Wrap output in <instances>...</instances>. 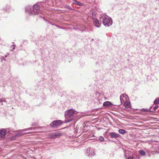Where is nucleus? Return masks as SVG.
Masks as SVG:
<instances>
[{
    "mask_svg": "<svg viewBox=\"0 0 159 159\" xmlns=\"http://www.w3.org/2000/svg\"><path fill=\"white\" fill-rule=\"evenodd\" d=\"M156 152L157 153H159V151H156Z\"/></svg>",
    "mask_w": 159,
    "mask_h": 159,
    "instance_id": "7c9ffc66",
    "label": "nucleus"
},
{
    "mask_svg": "<svg viewBox=\"0 0 159 159\" xmlns=\"http://www.w3.org/2000/svg\"><path fill=\"white\" fill-rule=\"evenodd\" d=\"M125 100V99H124V98H122V99H121V100L120 99V101L121 102H124Z\"/></svg>",
    "mask_w": 159,
    "mask_h": 159,
    "instance_id": "bb28decb",
    "label": "nucleus"
},
{
    "mask_svg": "<svg viewBox=\"0 0 159 159\" xmlns=\"http://www.w3.org/2000/svg\"><path fill=\"white\" fill-rule=\"evenodd\" d=\"M31 6H29L25 8L26 11L31 15L33 14V12Z\"/></svg>",
    "mask_w": 159,
    "mask_h": 159,
    "instance_id": "0eeeda50",
    "label": "nucleus"
},
{
    "mask_svg": "<svg viewBox=\"0 0 159 159\" xmlns=\"http://www.w3.org/2000/svg\"><path fill=\"white\" fill-rule=\"evenodd\" d=\"M4 58H2V60H5V59H4Z\"/></svg>",
    "mask_w": 159,
    "mask_h": 159,
    "instance_id": "72a5a7b5",
    "label": "nucleus"
},
{
    "mask_svg": "<svg viewBox=\"0 0 159 159\" xmlns=\"http://www.w3.org/2000/svg\"><path fill=\"white\" fill-rule=\"evenodd\" d=\"M118 132L120 134H125L127 133V132L126 130L123 129H119L118 130Z\"/></svg>",
    "mask_w": 159,
    "mask_h": 159,
    "instance_id": "f3484780",
    "label": "nucleus"
},
{
    "mask_svg": "<svg viewBox=\"0 0 159 159\" xmlns=\"http://www.w3.org/2000/svg\"><path fill=\"white\" fill-rule=\"evenodd\" d=\"M124 156L127 159L128 156L130 152L127 150H125L124 151Z\"/></svg>",
    "mask_w": 159,
    "mask_h": 159,
    "instance_id": "4468645a",
    "label": "nucleus"
},
{
    "mask_svg": "<svg viewBox=\"0 0 159 159\" xmlns=\"http://www.w3.org/2000/svg\"><path fill=\"white\" fill-rule=\"evenodd\" d=\"M154 103L155 105L158 104H159V98H157L154 101Z\"/></svg>",
    "mask_w": 159,
    "mask_h": 159,
    "instance_id": "6ab92c4d",
    "label": "nucleus"
},
{
    "mask_svg": "<svg viewBox=\"0 0 159 159\" xmlns=\"http://www.w3.org/2000/svg\"><path fill=\"white\" fill-rule=\"evenodd\" d=\"M139 156H130L127 159H139Z\"/></svg>",
    "mask_w": 159,
    "mask_h": 159,
    "instance_id": "ddd939ff",
    "label": "nucleus"
},
{
    "mask_svg": "<svg viewBox=\"0 0 159 159\" xmlns=\"http://www.w3.org/2000/svg\"><path fill=\"white\" fill-rule=\"evenodd\" d=\"M32 129V128L30 127V128H28L27 129H22L21 130H20L19 132L18 133L16 134L15 135L16 136V137L18 136H20V135H22V134H23V133H21V132H23V131H24L25 130H30Z\"/></svg>",
    "mask_w": 159,
    "mask_h": 159,
    "instance_id": "9d476101",
    "label": "nucleus"
},
{
    "mask_svg": "<svg viewBox=\"0 0 159 159\" xmlns=\"http://www.w3.org/2000/svg\"><path fill=\"white\" fill-rule=\"evenodd\" d=\"M93 21L95 26L98 28L100 27L101 24V21H100L97 19L95 18H93Z\"/></svg>",
    "mask_w": 159,
    "mask_h": 159,
    "instance_id": "39448f33",
    "label": "nucleus"
},
{
    "mask_svg": "<svg viewBox=\"0 0 159 159\" xmlns=\"http://www.w3.org/2000/svg\"><path fill=\"white\" fill-rule=\"evenodd\" d=\"M61 136V134L59 133L56 132L55 133H53L51 135V137L52 138H57Z\"/></svg>",
    "mask_w": 159,
    "mask_h": 159,
    "instance_id": "9b49d317",
    "label": "nucleus"
},
{
    "mask_svg": "<svg viewBox=\"0 0 159 159\" xmlns=\"http://www.w3.org/2000/svg\"><path fill=\"white\" fill-rule=\"evenodd\" d=\"M77 112L73 109H70L67 110L65 112V116L66 117L67 116L70 117L77 114Z\"/></svg>",
    "mask_w": 159,
    "mask_h": 159,
    "instance_id": "f03ea898",
    "label": "nucleus"
},
{
    "mask_svg": "<svg viewBox=\"0 0 159 159\" xmlns=\"http://www.w3.org/2000/svg\"><path fill=\"white\" fill-rule=\"evenodd\" d=\"M110 135L112 138H116L120 137V135L118 134H116L114 132H111L110 133Z\"/></svg>",
    "mask_w": 159,
    "mask_h": 159,
    "instance_id": "6e6552de",
    "label": "nucleus"
},
{
    "mask_svg": "<svg viewBox=\"0 0 159 159\" xmlns=\"http://www.w3.org/2000/svg\"><path fill=\"white\" fill-rule=\"evenodd\" d=\"M122 98H125V100L127 99V98H128V97L127 95L125 94H123L121 95L120 96V99L121 100L122 99Z\"/></svg>",
    "mask_w": 159,
    "mask_h": 159,
    "instance_id": "a211bd4d",
    "label": "nucleus"
},
{
    "mask_svg": "<svg viewBox=\"0 0 159 159\" xmlns=\"http://www.w3.org/2000/svg\"><path fill=\"white\" fill-rule=\"evenodd\" d=\"M87 152L86 153H88L89 154L88 156L89 157H91L92 156H93L94 155V151L92 148H88L86 151Z\"/></svg>",
    "mask_w": 159,
    "mask_h": 159,
    "instance_id": "423d86ee",
    "label": "nucleus"
},
{
    "mask_svg": "<svg viewBox=\"0 0 159 159\" xmlns=\"http://www.w3.org/2000/svg\"><path fill=\"white\" fill-rule=\"evenodd\" d=\"M158 106L157 105H156V106H155L154 108V110H156V109H157L158 108Z\"/></svg>",
    "mask_w": 159,
    "mask_h": 159,
    "instance_id": "cd10ccee",
    "label": "nucleus"
},
{
    "mask_svg": "<svg viewBox=\"0 0 159 159\" xmlns=\"http://www.w3.org/2000/svg\"><path fill=\"white\" fill-rule=\"evenodd\" d=\"M16 138V135H15V136L11 137V139L12 140H14Z\"/></svg>",
    "mask_w": 159,
    "mask_h": 159,
    "instance_id": "393cba45",
    "label": "nucleus"
},
{
    "mask_svg": "<svg viewBox=\"0 0 159 159\" xmlns=\"http://www.w3.org/2000/svg\"><path fill=\"white\" fill-rule=\"evenodd\" d=\"M139 154L142 156H144L146 155L145 151L143 150H140L139 151Z\"/></svg>",
    "mask_w": 159,
    "mask_h": 159,
    "instance_id": "dca6fc26",
    "label": "nucleus"
},
{
    "mask_svg": "<svg viewBox=\"0 0 159 159\" xmlns=\"http://www.w3.org/2000/svg\"><path fill=\"white\" fill-rule=\"evenodd\" d=\"M62 124V122L61 120H56L52 122L50 125L52 127H55L61 125Z\"/></svg>",
    "mask_w": 159,
    "mask_h": 159,
    "instance_id": "7ed1b4c3",
    "label": "nucleus"
},
{
    "mask_svg": "<svg viewBox=\"0 0 159 159\" xmlns=\"http://www.w3.org/2000/svg\"><path fill=\"white\" fill-rule=\"evenodd\" d=\"M15 45H14L13 46V50L15 48Z\"/></svg>",
    "mask_w": 159,
    "mask_h": 159,
    "instance_id": "c85d7f7f",
    "label": "nucleus"
},
{
    "mask_svg": "<svg viewBox=\"0 0 159 159\" xmlns=\"http://www.w3.org/2000/svg\"><path fill=\"white\" fill-rule=\"evenodd\" d=\"M112 105L111 103L109 101H106L104 102L103 103V106L104 107L110 106Z\"/></svg>",
    "mask_w": 159,
    "mask_h": 159,
    "instance_id": "f8f14e48",
    "label": "nucleus"
},
{
    "mask_svg": "<svg viewBox=\"0 0 159 159\" xmlns=\"http://www.w3.org/2000/svg\"><path fill=\"white\" fill-rule=\"evenodd\" d=\"M1 104H2V105H3V103H2Z\"/></svg>",
    "mask_w": 159,
    "mask_h": 159,
    "instance_id": "f704fd0d",
    "label": "nucleus"
},
{
    "mask_svg": "<svg viewBox=\"0 0 159 159\" xmlns=\"http://www.w3.org/2000/svg\"><path fill=\"white\" fill-rule=\"evenodd\" d=\"M102 18V23L103 24L106 26H109L112 25V21L111 19L109 17H105L103 18L102 16L100 17V19L101 20Z\"/></svg>",
    "mask_w": 159,
    "mask_h": 159,
    "instance_id": "f257e3e1",
    "label": "nucleus"
},
{
    "mask_svg": "<svg viewBox=\"0 0 159 159\" xmlns=\"http://www.w3.org/2000/svg\"><path fill=\"white\" fill-rule=\"evenodd\" d=\"M72 119H69V120H66L65 121V123H67L69 122H70L71 121H72Z\"/></svg>",
    "mask_w": 159,
    "mask_h": 159,
    "instance_id": "b1692460",
    "label": "nucleus"
},
{
    "mask_svg": "<svg viewBox=\"0 0 159 159\" xmlns=\"http://www.w3.org/2000/svg\"><path fill=\"white\" fill-rule=\"evenodd\" d=\"M8 102L7 101H6L5 99L4 98H1L0 99V102Z\"/></svg>",
    "mask_w": 159,
    "mask_h": 159,
    "instance_id": "4be33fe9",
    "label": "nucleus"
},
{
    "mask_svg": "<svg viewBox=\"0 0 159 159\" xmlns=\"http://www.w3.org/2000/svg\"><path fill=\"white\" fill-rule=\"evenodd\" d=\"M125 105L126 106H127L128 107H129L130 106V103L129 102H127L126 103H125Z\"/></svg>",
    "mask_w": 159,
    "mask_h": 159,
    "instance_id": "5701e85b",
    "label": "nucleus"
},
{
    "mask_svg": "<svg viewBox=\"0 0 159 159\" xmlns=\"http://www.w3.org/2000/svg\"><path fill=\"white\" fill-rule=\"evenodd\" d=\"M7 55H5V56H4V57H2V58H5V57H7Z\"/></svg>",
    "mask_w": 159,
    "mask_h": 159,
    "instance_id": "c756f323",
    "label": "nucleus"
},
{
    "mask_svg": "<svg viewBox=\"0 0 159 159\" xmlns=\"http://www.w3.org/2000/svg\"><path fill=\"white\" fill-rule=\"evenodd\" d=\"M6 135V131L4 129H0V137L4 138Z\"/></svg>",
    "mask_w": 159,
    "mask_h": 159,
    "instance_id": "1a4fd4ad",
    "label": "nucleus"
},
{
    "mask_svg": "<svg viewBox=\"0 0 159 159\" xmlns=\"http://www.w3.org/2000/svg\"><path fill=\"white\" fill-rule=\"evenodd\" d=\"M73 3L75 4V5L79 6H81L82 5V3H80V2L76 0H73Z\"/></svg>",
    "mask_w": 159,
    "mask_h": 159,
    "instance_id": "2eb2a0df",
    "label": "nucleus"
},
{
    "mask_svg": "<svg viewBox=\"0 0 159 159\" xmlns=\"http://www.w3.org/2000/svg\"><path fill=\"white\" fill-rule=\"evenodd\" d=\"M40 7L38 4H35L33 7V11L34 15H37L39 14Z\"/></svg>",
    "mask_w": 159,
    "mask_h": 159,
    "instance_id": "20e7f679",
    "label": "nucleus"
},
{
    "mask_svg": "<svg viewBox=\"0 0 159 159\" xmlns=\"http://www.w3.org/2000/svg\"><path fill=\"white\" fill-rule=\"evenodd\" d=\"M9 132V134H11V131H10H10H9V132Z\"/></svg>",
    "mask_w": 159,
    "mask_h": 159,
    "instance_id": "2f4dec72",
    "label": "nucleus"
},
{
    "mask_svg": "<svg viewBox=\"0 0 159 159\" xmlns=\"http://www.w3.org/2000/svg\"><path fill=\"white\" fill-rule=\"evenodd\" d=\"M98 139L100 142H103L104 141V139L102 136H100L99 137Z\"/></svg>",
    "mask_w": 159,
    "mask_h": 159,
    "instance_id": "aec40b11",
    "label": "nucleus"
},
{
    "mask_svg": "<svg viewBox=\"0 0 159 159\" xmlns=\"http://www.w3.org/2000/svg\"><path fill=\"white\" fill-rule=\"evenodd\" d=\"M142 111H143V112H149L150 111V110L149 109H142Z\"/></svg>",
    "mask_w": 159,
    "mask_h": 159,
    "instance_id": "412c9836",
    "label": "nucleus"
},
{
    "mask_svg": "<svg viewBox=\"0 0 159 159\" xmlns=\"http://www.w3.org/2000/svg\"><path fill=\"white\" fill-rule=\"evenodd\" d=\"M146 151L147 153H148L149 156H150V153H151V152L150 151L148 150H146Z\"/></svg>",
    "mask_w": 159,
    "mask_h": 159,
    "instance_id": "a878e982",
    "label": "nucleus"
},
{
    "mask_svg": "<svg viewBox=\"0 0 159 159\" xmlns=\"http://www.w3.org/2000/svg\"><path fill=\"white\" fill-rule=\"evenodd\" d=\"M29 133V132H25V134H27V133Z\"/></svg>",
    "mask_w": 159,
    "mask_h": 159,
    "instance_id": "473e14b6",
    "label": "nucleus"
}]
</instances>
